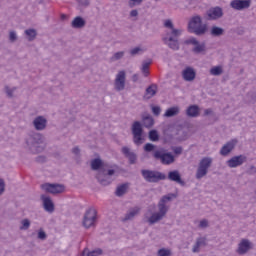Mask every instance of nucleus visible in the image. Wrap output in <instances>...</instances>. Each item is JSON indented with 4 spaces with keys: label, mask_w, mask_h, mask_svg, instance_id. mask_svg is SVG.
I'll return each instance as SVG.
<instances>
[{
    "label": "nucleus",
    "mask_w": 256,
    "mask_h": 256,
    "mask_svg": "<svg viewBox=\"0 0 256 256\" xmlns=\"http://www.w3.org/2000/svg\"><path fill=\"white\" fill-rule=\"evenodd\" d=\"M173 151H174L175 155H181V153H183V147H181V146L174 147Z\"/></svg>",
    "instance_id": "52"
},
{
    "label": "nucleus",
    "mask_w": 256,
    "mask_h": 256,
    "mask_svg": "<svg viewBox=\"0 0 256 256\" xmlns=\"http://www.w3.org/2000/svg\"><path fill=\"white\" fill-rule=\"evenodd\" d=\"M158 256H171V250L161 248L160 250H158Z\"/></svg>",
    "instance_id": "42"
},
{
    "label": "nucleus",
    "mask_w": 256,
    "mask_h": 256,
    "mask_svg": "<svg viewBox=\"0 0 256 256\" xmlns=\"http://www.w3.org/2000/svg\"><path fill=\"white\" fill-rule=\"evenodd\" d=\"M43 143H45V136L39 132H33L26 138V149L34 155H37V153H43L45 150Z\"/></svg>",
    "instance_id": "3"
},
{
    "label": "nucleus",
    "mask_w": 256,
    "mask_h": 256,
    "mask_svg": "<svg viewBox=\"0 0 256 256\" xmlns=\"http://www.w3.org/2000/svg\"><path fill=\"white\" fill-rule=\"evenodd\" d=\"M152 113L153 115H155L156 117H159L161 115V107L159 106H153L152 107Z\"/></svg>",
    "instance_id": "47"
},
{
    "label": "nucleus",
    "mask_w": 256,
    "mask_h": 256,
    "mask_svg": "<svg viewBox=\"0 0 256 256\" xmlns=\"http://www.w3.org/2000/svg\"><path fill=\"white\" fill-rule=\"evenodd\" d=\"M186 115L192 118L199 117L201 115V109L197 105H190L186 109Z\"/></svg>",
    "instance_id": "27"
},
{
    "label": "nucleus",
    "mask_w": 256,
    "mask_h": 256,
    "mask_svg": "<svg viewBox=\"0 0 256 256\" xmlns=\"http://www.w3.org/2000/svg\"><path fill=\"white\" fill-rule=\"evenodd\" d=\"M155 125V119L153 116L147 114L142 116V124L139 121H135L132 124V135L135 145H143V126L146 129H151Z\"/></svg>",
    "instance_id": "2"
},
{
    "label": "nucleus",
    "mask_w": 256,
    "mask_h": 256,
    "mask_svg": "<svg viewBox=\"0 0 256 256\" xmlns=\"http://www.w3.org/2000/svg\"><path fill=\"white\" fill-rule=\"evenodd\" d=\"M62 19H65V15H62Z\"/></svg>",
    "instance_id": "60"
},
{
    "label": "nucleus",
    "mask_w": 256,
    "mask_h": 256,
    "mask_svg": "<svg viewBox=\"0 0 256 256\" xmlns=\"http://www.w3.org/2000/svg\"><path fill=\"white\" fill-rule=\"evenodd\" d=\"M41 189H43V191H46V193H51L52 195H59L65 192V185L57 183H45L41 185Z\"/></svg>",
    "instance_id": "11"
},
{
    "label": "nucleus",
    "mask_w": 256,
    "mask_h": 256,
    "mask_svg": "<svg viewBox=\"0 0 256 256\" xmlns=\"http://www.w3.org/2000/svg\"><path fill=\"white\" fill-rule=\"evenodd\" d=\"M153 157L157 161H160L162 165H173L175 161V156L171 154V152H161L157 150L154 152Z\"/></svg>",
    "instance_id": "10"
},
{
    "label": "nucleus",
    "mask_w": 256,
    "mask_h": 256,
    "mask_svg": "<svg viewBox=\"0 0 256 256\" xmlns=\"http://www.w3.org/2000/svg\"><path fill=\"white\" fill-rule=\"evenodd\" d=\"M211 113H212V110H211V109H206V110L204 111V115H211Z\"/></svg>",
    "instance_id": "58"
},
{
    "label": "nucleus",
    "mask_w": 256,
    "mask_h": 256,
    "mask_svg": "<svg viewBox=\"0 0 256 256\" xmlns=\"http://www.w3.org/2000/svg\"><path fill=\"white\" fill-rule=\"evenodd\" d=\"M179 111L180 109L177 106L168 108L164 114V117H175V115H179Z\"/></svg>",
    "instance_id": "34"
},
{
    "label": "nucleus",
    "mask_w": 256,
    "mask_h": 256,
    "mask_svg": "<svg viewBox=\"0 0 256 256\" xmlns=\"http://www.w3.org/2000/svg\"><path fill=\"white\" fill-rule=\"evenodd\" d=\"M164 217H162L159 213H153V205L148 207L147 212L144 214V219L146 223L149 225H155V223H159Z\"/></svg>",
    "instance_id": "12"
},
{
    "label": "nucleus",
    "mask_w": 256,
    "mask_h": 256,
    "mask_svg": "<svg viewBox=\"0 0 256 256\" xmlns=\"http://www.w3.org/2000/svg\"><path fill=\"white\" fill-rule=\"evenodd\" d=\"M213 165V158L204 157L200 160L197 171L196 179H203L207 173H209V168Z\"/></svg>",
    "instance_id": "6"
},
{
    "label": "nucleus",
    "mask_w": 256,
    "mask_h": 256,
    "mask_svg": "<svg viewBox=\"0 0 256 256\" xmlns=\"http://www.w3.org/2000/svg\"><path fill=\"white\" fill-rule=\"evenodd\" d=\"M210 34L212 37H221L222 35H225V29L219 26H212Z\"/></svg>",
    "instance_id": "31"
},
{
    "label": "nucleus",
    "mask_w": 256,
    "mask_h": 256,
    "mask_svg": "<svg viewBox=\"0 0 256 256\" xmlns=\"http://www.w3.org/2000/svg\"><path fill=\"white\" fill-rule=\"evenodd\" d=\"M5 93L7 94L8 97H13V93H15V91H17V88L14 87V88H9V86H5Z\"/></svg>",
    "instance_id": "41"
},
{
    "label": "nucleus",
    "mask_w": 256,
    "mask_h": 256,
    "mask_svg": "<svg viewBox=\"0 0 256 256\" xmlns=\"http://www.w3.org/2000/svg\"><path fill=\"white\" fill-rule=\"evenodd\" d=\"M37 163H45L47 161V158L45 156H38L36 157Z\"/></svg>",
    "instance_id": "53"
},
{
    "label": "nucleus",
    "mask_w": 256,
    "mask_h": 256,
    "mask_svg": "<svg viewBox=\"0 0 256 256\" xmlns=\"http://www.w3.org/2000/svg\"><path fill=\"white\" fill-rule=\"evenodd\" d=\"M154 1H159V0H154Z\"/></svg>",
    "instance_id": "61"
},
{
    "label": "nucleus",
    "mask_w": 256,
    "mask_h": 256,
    "mask_svg": "<svg viewBox=\"0 0 256 256\" xmlns=\"http://www.w3.org/2000/svg\"><path fill=\"white\" fill-rule=\"evenodd\" d=\"M127 191H129V183H124L117 186L115 195L116 197H123V195H126Z\"/></svg>",
    "instance_id": "30"
},
{
    "label": "nucleus",
    "mask_w": 256,
    "mask_h": 256,
    "mask_svg": "<svg viewBox=\"0 0 256 256\" xmlns=\"http://www.w3.org/2000/svg\"><path fill=\"white\" fill-rule=\"evenodd\" d=\"M24 34L26 35L28 41H35V39H37V30L33 28L26 29Z\"/></svg>",
    "instance_id": "32"
},
{
    "label": "nucleus",
    "mask_w": 256,
    "mask_h": 256,
    "mask_svg": "<svg viewBox=\"0 0 256 256\" xmlns=\"http://www.w3.org/2000/svg\"><path fill=\"white\" fill-rule=\"evenodd\" d=\"M143 3V0H129V7H137V5H141Z\"/></svg>",
    "instance_id": "46"
},
{
    "label": "nucleus",
    "mask_w": 256,
    "mask_h": 256,
    "mask_svg": "<svg viewBox=\"0 0 256 256\" xmlns=\"http://www.w3.org/2000/svg\"><path fill=\"white\" fill-rule=\"evenodd\" d=\"M237 143H238L237 139H232L226 144H224L220 150V155H222L223 157H227V155H229V153H231V151L235 149V146L237 145Z\"/></svg>",
    "instance_id": "20"
},
{
    "label": "nucleus",
    "mask_w": 256,
    "mask_h": 256,
    "mask_svg": "<svg viewBox=\"0 0 256 256\" xmlns=\"http://www.w3.org/2000/svg\"><path fill=\"white\" fill-rule=\"evenodd\" d=\"M5 193V180L3 178H0V195Z\"/></svg>",
    "instance_id": "51"
},
{
    "label": "nucleus",
    "mask_w": 256,
    "mask_h": 256,
    "mask_svg": "<svg viewBox=\"0 0 256 256\" xmlns=\"http://www.w3.org/2000/svg\"><path fill=\"white\" fill-rule=\"evenodd\" d=\"M198 42L199 41H197V38L192 37L190 39L185 40L184 44L185 45H197Z\"/></svg>",
    "instance_id": "45"
},
{
    "label": "nucleus",
    "mask_w": 256,
    "mask_h": 256,
    "mask_svg": "<svg viewBox=\"0 0 256 256\" xmlns=\"http://www.w3.org/2000/svg\"><path fill=\"white\" fill-rule=\"evenodd\" d=\"M85 253L87 254L85 255ZM99 255H103L102 249L93 250L91 252H87V249H84V251L82 252V256H99Z\"/></svg>",
    "instance_id": "39"
},
{
    "label": "nucleus",
    "mask_w": 256,
    "mask_h": 256,
    "mask_svg": "<svg viewBox=\"0 0 256 256\" xmlns=\"http://www.w3.org/2000/svg\"><path fill=\"white\" fill-rule=\"evenodd\" d=\"M126 79H127V74L125 73V70L119 71L114 80V89L116 91H125Z\"/></svg>",
    "instance_id": "13"
},
{
    "label": "nucleus",
    "mask_w": 256,
    "mask_h": 256,
    "mask_svg": "<svg viewBox=\"0 0 256 256\" xmlns=\"http://www.w3.org/2000/svg\"><path fill=\"white\" fill-rule=\"evenodd\" d=\"M223 17V9L219 6L210 8L206 12V19L208 21H217V19H221Z\"/></svg>",
    "instance_id": "16"
},
{
    "label": "nucleus",
    "mask_w": 256,
    "mask_h": 256,
    "mask_svg": "<svg viewBox=\"0 0 256 256\" xmlns=\"http://www.w3.org/2000/svg\"><path fill=\"white\" fill-rule=\"evenodd\" d=\"M148 137L150 141L157 142L159 141V133L157 130H150L148 133Z\"/></svg>",
    "instance_id": "40"
},
{
    "label": "nucleus",
    "mask_w": 256,
    "mask_h": 256,
    "mask_svg": "<svg viewBox=\"0 0 256 256\" xmlns=\"http://www.w3.org/2000/svg\"><path fill=\"white\" fill-rule=\"evenodd\" d=\"M164 27H166V29H171V31H167L162 38L164 45H167L172 51H179L181 47L179 44V37L183 34V30L176 29L171 20H166Z\"/></svg>",
    "instance_id": "1"
},
{
    "label": "nucleus",
    "mask_w": 256,
    "mask_h": 256,
    "mask_svg": "<svg viewBox=\"0 0 256 256\" xmlns=\"http://www.w3.org/2000/svg\"><path fill=\"white\" fill-rule=\"evenodd\" d=\"M41 199L43 201L45 211L48 213H53V211H55V204L53 203V200H51V197L41 195Z\"/></svg>",
    "instance_id": "23"
},
{
    "label": "nucleus",
    "mask_w": 256,
    "mask_h": 256,
    "mask_svg": "<svg viewBox=\"0 0 256 256\" xmlns=\"http://www.w3.org/2000/svg\"><path fill=\"white\" fill-rule=\"evenodd\" d=\"M166 179H169V181H174V183H178V185H181V187H185V181L181 179L179 170L170 171L168 176H166Z\"/></svg>",
    "instance_id": "21"
},
{
    "label": "nucleus",
    "mask_w": 256,
    "mask_h": 256,
    "mask_svg": "<svg viewBox=\"0 0 256 256\" xmlns=\"http://www.w3.org/2000/svg\"><path fill=\"white\" fill-rule=\"evenodd\" d=\"M71 25L73 29H83V27H85L86 25V22H85V19H83V17L77 16L74 18Z\"/></svg>",
    "instance_id": "29"
},
{
    "label": "nucleus",
    "mask_w": 256,
    "mask_h": 256,
    "mask_svg": "<svg viewBox=\"0 0 256 256\" xmlns=\"http://www.w3.org/2000/svg\"><path fill=\"white\" fill-rule=\"evenodd\" d=\"M210 75H214L215 77H219V75H223V67L215 66L210 69Z\"/></svg>",
    "instance_id": "36"
},
{
    "label": "nucleus",
    "mask_w": 256,
    "mask_h": 256,
    "mask_svg": "<svg viewBox=\"0 0 256 256\" xmlns=\"http://www.w3.org/2000/svg\"><path fill=\"white\" fill-rule=\"evenodd\" d=\"M115 175V170L113 169H104L98 171L96 174V179L100 185H103L104 187L107 185H111V176Z\"/></svg>",
    "instance_id": "7"
},
{
    "label": "nucleus",
    "mask_w": 256,
    "mask_h": 256,
    "mask_svg": "<svg viewBox=\"0 0 256 256\" xmlns=\"http://www.w3.org/2000/svg\"><path fill=\"white\" fill-rule=\"evenodd\" d=\"M123 155H125V157H127V159H129V163L130 165H135L136 161H137V154H135V152L131 151V148L124 146L121 149Z\"/></svg>",
    "instance_id": "22"
},
{
    "label": "nucleus",
    "mask_w": 256,
    "mask_h": 256,
    "mask_svg": "<svg viewBox=\"0 0 256 256\" xmlns=\"http://www.w3.org/2000/svg\"><path fill=\"white\" fill-rule=\"evenodd\" d=\"M95 221H97V211L90 208L84 214L82 225L85 229H91V227H95Z\"/></svg>",
    "instance_id": "9"
},
{
    "label": "nucleus",
    "mask_w": 256,
    "mask_h": 256,
    "mask_svg": "<svg viewBox=\"0 0 256 256\" xmlns=\"http://www.w3.org/2000/svg\"><path fill=\"white\" fill-rule=\"evenodd\" d=\"M151 63H153L152 60H147L142 62L141 71L144 77H149V67L151 66Z\"/></svg>",
    "instance_id": "33"
},
{
    "label": "nucleus",
    "mask_w": 256,
    "mask_h": 256,
    "mask_svg": "<svg viewBox=\"0 0 256 256\" xmlns=\"http://www.w3.org/2000/svg\"><path fill=\"white\" fill-rule=\"evenodd\" d=\"M175 197H177V195L170 193L168 195L163 196L159 203H158V215H161L162 217H165V215H167V212L169 211V207L167 206V203H169V201H173V199H175Z\"/></svg>",
    "instance_id": "8"
},
{
    "label": "nucleus",
    "mask_w": 256,
    "mask_h": 256,
    "mask_svg": "<svg viewBox=\"0 0 256 256\" xmlns=\"http://www.w3.org/2000/svg\"><path fill=\"white\" fill-rule=\"evenodd\" d=\"M141 175L147 183H159V181L167 179V175L157 170H142Z\"/></svg>",
    "instance_id": "5"
},
{
    "label": "nucleus",
    "mask_w": 256,
    "mask_h": 256,
    "mask_svg": "<svg viewBox=\"0 0 256 256\" xmlns=\"http://www.w3.org/2000/svg\"><path fill=\"white\" fill-rule=\"evenodd\" d=\"M72 153H73L74 155H80L81 149H79V147L76 146V147H74V148L72 149Z\"/></svg>",
    "instance_id": "54"
},
{
    "label": "nucleus",
    "mask_w": 256,
    "mask_h": 256,
    "mask_svg": "<svg viewBox=\"0 0 256 256\" xmlns=\"http://www.w3.org/2000/svg\"><path fill=\"white\" fill-rule=\"evenodd\" d=\"M230 7L236 11H243V9H249L251 7V0H233L230 3Z\"/></svg>",
    "instance_id": "17"
},
{
    "label": "nucleus",
    "mask_w": 256,
    "mask_h": 256,
    "mask_svg": "<svg viewBox=\"0 0 256 256\" xmlns=\"http://www.w3.org/2000/svg\"><path fill=\"white\" fill-rule=\"evenodd\" d=\"M155 95H157V86L156 84H151L146 88L143 99L144 101H149V99H153Z\"/></svg>",
    "instance_id": "24"
},
{
    "label": "nucleus",
    "mask_w": 256,
    "mask_h": 256,
    "mask_svg": "<svg viewBox=\"0 0 256 256\" xmlns=\"http://www.w3.org/2000/svg\"><path fill=\"white\" fill-rule=\"evenodd\" d=\"M9 41L11 43H15V41H17V33L15 31H11L9 33Z\"/></svg>",
    "instance_id": "49"
},
{
    "label": "nucleus",
    "mask_w": 256,
    "mask_h": 256,
    "mask_svg": "<svg viewBox=\"0 0 256 256\" xmlns=\"http://www.w3.org/2000/svg\"><path fill=\"white\" fill-rule=\"evenodd\" d=\"M132 81H133V83H137V81H139V74H134L132 76Z\"/></svg>",
    "instance_id": "57"
},
{
    "label": "nucleus",
    "mask_w": 256,
    "mask_h": 256,
    "mask_svg": "<svg viewBox=\"0 0 256 256\" xmlns=\"http://www.w3.org/2000/svg\"><path fill=\"white\" fill-rule=\"evenodd\" d=\"M125 57V51H119L114 53V55L110 58L111 63H115V61H119Z\"/></svg>",
    "instance_id": "37"
},
{
    "label": "nucleus",
    "mask_w": 256,
    "mask_h": 256,
    "mask_svg": "<svg viewBox=\"0 0 256 256\" xmlns=\"http://www.w3.org/2000/svg\"><path fill=\"white\" fill-rule=\"evenodd\" d=\"M196 75H197V73L191 67H187L182 72V77H183L184 81H195Z\"/></svg>",
    "instance_id": "26"
},
{
    "label": "nucleus",
    "mask_w": 256,
    "mask_h": 256,
    "mask_svg": "<svg viewBox=\"0 0 256 256\" xmlns=\"http://www.w3.org/2000/svg\"><path fill=\"white\" fill-rule=\"evenodd\" d=\"M251 249H253V243L249 239L243 238L238 244L236 253H238V255H247Z\"/></svg>",
    "instance_id": "14"
},
{
    "label": "nucleus",
    "mask_w": 256,
    "mask_h": 256,
    "mask_svg": "<svg viewBox=\"0 0 256 256\" xmlns=\"http://www.w3.org/2000/svg\"><path fill=\"white\" fill-rule=\"evenodd\" d=\"M193 53L199 54V53H204L206 51V45L205 42L195 44V47L192 49Z\"/></svg>",
    "instance_id": "35"
},
{
    "label": "nucleus",
    "mask_w": 256,
    "mask_h": 256,
    "mask_svg": "<svg viewBox=\"0 0 256 256\" xmlns=\"http://www.w3.org/2000/svg\"><path fill=\"white\" fill-rule=\"evenodd\" d=\"M188 30L190 33L201 36L207 33V24H203L201 16H193L188 23Z\"/></svg>",
    "instance_id": "4"
},
{
    "label": "nucleus",
    "mask_w": 256,
    "mask_h": 256,
    "mask_svg": "<svg viewBox=\"0 0 256 256\" xmlns=\"http://www.w3.org/2000/svg\"><path fill=\"white\" fill-rule=\"evenodd\" d=\"M250 169H251V171H253V173H256V167L255 166H251Z\"/></svg>",
    "instance_id": "59"
},
{
    "label": "nucleus",
    "mask_w": 256,
    "mask_h": 256,
    "mask_svg": "<svg viewBox=\"0 0 256 256\" xmlns=\"http://www.w3.org/2000/svg\"><path fill=\"white\" fill-rule=\"evenodd\" d=\"M201 247H207V238L206 237H198L196 239V242L192 247V252L199 253L201 251Z\"/></svg>",
    "instance_id": "25"
},
{
    "label": "nucleus",
    "mask_w": 256,
    "mask_h": 256,
    "mask_svg": "<svg viewBox=\"0 0 256 256\" xmlns=\"http://www.w3.org/2000/svg\"><path fill=\"white\" fill-rule=\"evenodd\" d=\"M155 150V145H153L152 143H146L144 145V151L146 153H151V151H154Z\"/></svg>",
    "instance_id": "44"
},
{
    "label": "nucleus",
    "mask_w": 256,
    "mask_h": 256,
    "mask_svg": "<svg viewBox=\"0 0 256 256\" xmlns=\"http://www.w3.org/2000/svg\"><path fill=\"white\" fill-rule=\"evenodd\" d=\"M139 213H141V208L139 207H134V208H130L126 214L124 215V217L121 219V221L123 223H127V221H133L135 219V217H137V215H139Z\"/></svg>",
    "instance_id": "19"
},
{
    "label": "nucleus",
    "mask_w": 256,
    "mask_h": 256,
    "mask_svg": "<svg viewBox=\"0 0 256 256\" xmlns=\"http://www.w3.org/2000/svg\"><path fill=\"white\" fill-rule=\"evenodd\" d=\"M243 163H247V156L238 155V156H234V157L230 158L229 160H227L226 165L230 169H235L237 167H241V165H243Z\"/></svg>",
    "instance_id": "15"
},
{
    "label": "nucleus",
    "mask_w": 256,
    "mask_h": 256,
    "mask_svg": "<svg viewBox=\"0 0 256 256\" xmlns=\"http://www.w3.org/2000/svg\"><path fill=\"white\" fill-rule=\"evenodd\" d=\"M200 229H207L209 227V221L207 219H203L199 223Z\"/></svg>",
    "instance_id": "50"
},
{
    "label": "nucleus",
    "mask_w": 256,
    "mask_h": 256,
    "mask_svg": "<svg viewBox=\"0 0 256 256\" xmlns=\"http://www.w3.org/2000/svg\"><path fill=\"white\" fill-rule=\"evenodd\" d=\"M38 239H40V241H45V239H47V233H45L43 229L38 231Z\"/></svg>",
    "instance_id": "48"
},
{
    "label": "nucleus",
    "mask_w": 256,
    "mask_h": 256,
    "mask_svg": "<svg viewBox=\"0 0 256 256\" xmlns=\"http://www.w3.org/2000/svg\"><path fill=\"white\" fill-rule=\"evenodd\" d=\"M138 15H139V11H137V10H132L130 12V17H137Z\"/></svg>",
    "instance_id": "56"
},
{
    "label": "nucleus",
    "mask_w": 256,
    "mask_h": 256,
    "mask_svg": "<svg viewBox=\"0 0 256 256\" xmlns=\"http://www.w3.org/2000/svg\"><path fill=\"white\" fill-rule=\"evenodd\" d=\"M139 53H143V49H141V47H135L130 50V55L132 57H135V55H139Z\"/></svg>",
    "instance_id": "43"
},
{
    "label": "nucleus",
    "mask_w": 256,
    "mask_h": 256,
    "mask_svg": "<svg viewBox=\"0 0 256 256\" xmlns=\"http://www.w3.org/2000/svg\"><path fill=\"white\" fill-rule=\"evenodd\" d=\"M21 226L19 227L20 231H27L31 227V220L25 218L21 220Z\"/></svg>",
    "instance_id": "38"
},
{
    "label": "nucleus",
    "mask_w": 256,
    "mask_h": 256,
    "mask_svg": "<svg viewBox=\"0 0 256 256\" xmlns=\"http://www.w3.org/2000/svg\"><path fill=\"white\" fill-rule=\"evenodd\" d=\"M91 169L93 171H101L102 169H107V166H105L102 159L95 158L91 161Z\"/></svg>",
    "instance_id": "28"
},
{
    "label": "nucleus",
    "mask_w": 256,
    "mask_h": 256,
    "mask_svg": "<svg viewBox=\"0 0 256 256\" xmlns=\"http://www.w3.org/2000/svg\"><path fill=\"white\" fill-rule=\"evenodd\" d=\"M83 7H89V0H78Z\"/></svg>",
    "instance_id": "55"
},
{
    "label": "nucleus",
    "mask_w": 256,
    "mask_h": 256,
    "mask_svg": "<svg viewBox=\"0 0 256 256\" xmlns=\"http://www.w3.org/2000/svg\"><path fill=\"white\" fill-rule=\"evenodd\" d=\"M32 125L36 131H45L47 129V118L45 116H37L32 121Z\"/></svg>",
    "instance_id": "18"
}]
</instances>
